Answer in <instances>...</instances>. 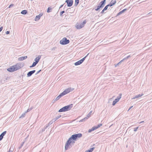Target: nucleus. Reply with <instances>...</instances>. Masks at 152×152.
<instances>
[{
    "mask_svg": "<svg viewBox=\"0 0 152 152\" xmlns=\"http://www.w3.org/2000/svg\"><path fill=\"white\" fill-rule=\"evenodd\" d=\"M79 0H75V3L74 5L76 7L78 4L79 3Z\"/></svg>",
    "mask_w": 152,
    "mask_h": 152,
    "instance_id": "nucleus-26",
    "label": "nucleus"
},
{
    "mask_svg": "<svg viewBox=\"0 0 152 152\" xmlns=\"http://www.w3.org/2000/svg\"><path fill=\"white\" fill-rule=\"evenodd\" d=\"M41 58V56L40 55H39L38 57H36L34 61H35L37 62V63H38L39 62L40 59Z\"/></svg>",
    "mask_w": 152,
    "mask_h": 152,
    "instance_id": "nucleus-20",
    "label": "nucleus"
},
{
    "mask_svg": "<svg viewBox=\"0 0 152 152\" xmlns=\"http://www.w3.org/2000/svg\"><path fill=\"white\" fill-rule=\"evenodd\" d=\"M35 70H33L28 72L27 74V77H30L33 74L35 73Z\"/></svg>",
    "mask_w": 152,
    "mask_h": 152,
    "instance_id": "nucleus-14",
    "label": "nucleus"
},
{
    "mask_svg": "<svg viewBox=\"0 0 152 152\" xmlns=\"http://www.w3.org/2000/svg\"><path fill=\"white\" fill-rule=\"evenodd\" d=\"M102 125V124H99L97 126H94L91 129H89L88 131V132H89V133L91 132L92 131H93L98 129Z\"/></svg>",
    "mask_w": 152,
    "mask_h": 152,
    "instance_id": "nucleus-6",
    "label": "nucleus"
},
{
    "mask_svg": "<svg viewBox=\"0 0 152 152\" xmlns=\"http://www.w3.org/2000/svg\"><path fill=\"white\" fill-rule=\"evenodd\" d=\"M65 12L64 11H62L60 12V16H62V15L63 13H64Z\"/></svg>",
    "mask_w": 152,
    "mask_h": 152,
    "instance_id": "nucleus-34",
    "label": "nucleus"
},
{
    "mask_svg": "<svg viewBox=\"0 0 152 152\" xmlns=\"http://www.w3.org/2000/svg\"><path fill=\"white\" fill-rule=\"evenodd\" d=\"M143 95V94L142 93L140 94H139L135 96L134 97L132 98V99H135L136 98H139L141 96H142Z\"/></svg>",
    "mask_w": 152,
    "mask_h": 152,
    "instance_id": "nucleus-18",
    "label": "nucleus"
},
{
    "mask_svg": "<svg viewBox=\"0 0 152 152\" xmlns=\"http://www.w3.org/2000/svg\"><path fill=\"white\" fill-rule=\"evenodd\" d=\"M73 104H70L66 106H65L61 109L58 111L59 112H64L70 110L72 107Z\"/></svg>",
    "mask_w": 152,
    "mask_h": 152,
    "instance_id": "nucleus-2",
    "label": "nucleus"
},
{
    "mask_svg": "<svg viewBox=\"0 0 152 152\" xmlns=\"http://www.w3.org/2000/svg\"><path fill=\"white\" fill-rule=\"evenodd\" d=\"M101 8L99 5L97 7H95V10L96 11H99V10Z\"/></svg>",
    "mask_w": 152,
    "mask_h": 152,
    "instance_id": "nucleus-24",
    "label": "nucleus"
},
{
    "mask_svg": "<svg viewBox=\"0 0 152 152\" xmlns=\"http://www.w3.org/2000/svg\"><path fill=\"white\" fill-rule=\"evenodd\" d=\"M46 129L47 128H46V126L44 128H43L42 130V132L44 131L45 130V129Z\"/></svg>",
    "mask_w": 152,
    "mask_h": 152,
    "instance_id": "nucleus-41",
    "label": "nucleus"
},
{
    "mask_svg": "<svg viewBox=\"0 0 152 152\" xmlns=\"http://www.w3.org/2000/svg\"><path fill=\"white\" fill-rule=\"evenodd\" d=\"M130 57H131V56H130V55L128 56L127 57L124 58L122 60H121L120 62L118 63L116 65H115V66L116 67L118 65H119L122 61H124V60H126V59H128V58H129Z\"/></svg>",
    "mask_w": 152,
    "mask_h": 152,
    "instance_id": "nucleus-13",
    "label": "nucleus"
},
{
    "mask_svg": "<svg viewBox=\"0 0 152 152\" xmlns=\"http://www.w3.org/2000/svg\"><path fill=\"white\" fill-rule=\"evenodd\" d=\"M106 10L104 8L102 10V11L101 12V14H103L104 13V12Z\"/></svg>",
    "mask_w": 152,
    "mask_h": 152,
    "instance_id": "nucleus-39",
    "label": "nucleus"
},
{
    "mask_svg": "<svg viewBox=\"0 0 152 152\" xmlns=\"http://www.w3.org/2000/svg\"><path fill=\"white\" fill-rule=\"evenodd\" d=\"M152 12H149V13H148L147 14V15H149V14H150V13H151Z\"/></svg>",
    "mask_w": 152,
    "mask_h": 152,
    "instance_id": "nucleus-50",
    "label": "nucleus"
},
{
    "mask_svg": "<svg viewBox=\"0 0 152 152\" xmlns=\"http://www.w3.org/2000/svg\"><path fill=\"white\" fill-rule=\"evenodd\" d=\"M3 27H0V32L3 29Z\"/></svg>",
    "mask_w": 152,
    "mask_h": 152,
    "instance_id": "nucleus-46",
    "label": "nucleus"
},
{
    "mask_svg": "<svg viewBox=\"0 0 152 152\" xmlns=\"http://www.w3.org/2000/svg\"><path fill=\"white\" fill-rule=\"evenodd\" d=\"M26 113L25 112L22 114L19 117V118H21L24 117L25 116Z\"/></svg>",
    "mask_w": 152,
    "mask_h": 152,
    "instance_id": "nucleus-31",
    "label": "nucleus"
},
{
    "mask_svg": "<svg viewBox=\"0 0 152 152\" xmlns=\"http://www.w3.org/2000/svg\"><path fill=\"white\" fill-rule=\"evenodd\" d=\"M15 68V70H17L21 68V64L19 63H17L16 65H14Z\"/></svg>",
    "mask_w": 152,
    "mask_h": 152,
    "instance_id": "nucleus-11",
    "label": "nucleus"
},
{
    "mask_svg": "<svg viewBox=\"0 0 152 152\" xmlns=\"http://www.w3.org/2000/svg\"><path fill=\"white\" fill-rule=\"evenodd\" d=\"M69 9L70 10V9H71V8H68V9L66 10V11H67V10H69Z\"/></svg>",
    "mask_w": 152,
    "mask_h": 152,
    "instance_id": "nucleus-51",
    "label": "nucleus"
},
{
    "mask_svg": "<svg viewBox=\"0 0 152 152\" xmlns=\"http://www.w3.org/2000/svg\"><path fill=\"white\" fill-rule=\"evenodd\" d=\"M89 54V53H88L87 54V55L86 56L84 57L83 58H82L81 60L78 61H77L75 63V65L77 66V65H79L80 64H81L85 60V59L86 58V57L88 56V55Z\"/></svg>",
    "mask_w": 152,
    "mask_h": 152,
    "instance_id": "nucleus-5",
    "label": "nucleus"
},
{
    "mask_svg": "<svg viewBox=\"0 0 152 152\" xmlns=\"http://www.w3.org/2000/svg\"><path fill=\"white\" fill-rule=\"evenodd\" d=\"M144 122V121H142L140 122V123H142Z\"/></svg>",
    "mask_w": 152,
    "mask_h": 152,
    "instance_id": "nucleus-52",
    "label": "nucleus"
},
{
    "mask_svg": "<svg viewBox=\"0 0 152 152\" xmlns=\"http://www.w3.org/2000/svg\"><path fill=\"white\" fill-rule=\"evenodd\" d=\"M52 10V8L50 7H49L48 8L47 10V12L48 13L50 12H51V10Z\"/></svg>",
    "mask_w": 152,
    "mask_h": 152,
    "instance_id": "nucleus-32",
    "label": "nucleus"
},
{
    "mask_svg": "<svg viewBox=\"0 0 152 152\" xmlns=\"http://www.w3.org/2000/svg\"><path fill=\"white\" fill-rule=\"evenodd\" d=\"M121 97L118 96L117 98L115 99L114 101H113L112 105L114 106L115 104L119 101Z\"/></svg>",
    "mask_w": 152,
    "mask_h": 152,
    "instance_id": "nucleus-10",
    "label": "nucleus"
},
{
    "mask_svg": "<svg viewBox=\"0 0 152 152\" xmlns=\"http://www.w3.org/2000/svg\"><path fill=\"white\" fill-rule=\"evenodd\" d=\"M106 0H103L99 4V6L101 8L104 7L106 4Z\"/></svg>",
    "mask_w": 152,
    "mask_h": 152,
    "instance_id": "nucleus-9",
    "label": "nucleus"
},
{
    "mask_svg": "<svg viewBox=\"0 0 152 152\" xmlns=\"http://www.w3.org/2000/svg\"><path fill=\"white\" fill-rule=\"evenodd\" d=\"M139 127H137L136 128H134V132H136L137 131V129H138Z\"/></svg>",
    "mask_w": 152,
    "mask_h": 152,
    "instance_id": "nucleus-38",
    "label": "nucleus"
},
{
    "mask_svg": "<svg viewBox=\"0 0 152 152\" xmlns=\"http://www.w3.org/2000/svg\"><path fill=\"white\" fill-rule=\"evenodd\" d=\"M72 142L73 143H75V142H74V141H72Z\"/></svg>",
    "mask_w": 152,
    "mask_h": 152,
    "instance_id": "nucleus-53",
    "label": "nucleus"
},
{
    "mask_svg": "<svg viewBox=\"0 0 152 152\" xmlns=\"http://www.w3.org/2000/svg\"><path fill=\"white\" fill-rule=\"evenodd\" d=\"M85 152H91L90 151V150L89 149L88 150H87Z\"/></svg>",
    "mask_w": 152,
    "mask_h": 152,
    "instance_id": "nucleus-47",
    "label": "nucleus"
},
{
    "mask_svg": "<svg viewBox=\"0 0 152 152\" xmlns=\"http://www.w3.org/2000/svg\"><path fill=\"white\" fill-rule=\"evenodd\" d=\"M40 19V18L39 17V16H38V15H37L35 17L34 20L35 21H37L39 19Z\"/></svg>",
    "mask_w": 152,
    "mask_h": 152,
    "instance_id": "nucleus-29",
    "label": "nucleus"
},
{
    "mask_svg": "<svg viewBox=\"0 0 152 152\" xmlns=\"http://www.w3.org/2000/svg\"><path fill=\"white\" fill-rule=\"evenodd\" d=\"M53 121L54 120L53 119L50 122H49L48 124L46 126V128H48L50 125L52 124L53 122H54L55 121Z\"/></svg>",
    "mask_w": 152,
    "mask_h": 152,
    "instance_id": "nucleus-22",
    "label": "nucleus"
},
{
    "mask_svg": "<svg viewBox=\"0 0 152 152\" xmlns=\"http://www.w3.org/2000/svg\"><path fill=\"white\" fill-rule=\"evenodd\" d=\"M27 58V56H22L21 57H20L18 58V60L20 61H22L25 59H26Z\"/></svg>",
    "mask_w": 152,
    "mask_h": 152,
    "instance_id": "nucleus-17",
    "label": "nucleus"
},
{
    "mask_svg": "<svg viewBox=\"0 0 152 152\" xmlns=\"http://www.w3.org/2000/svg\"><path fill=\"white\" fill-rule=\"evenodd\" d=\"M88 118H87L86 117L80 120L79 121L80 122H83V121H85L87 119H88Z\"/></svg>",
    "mask_w": 152,
    "mask_h": 152,
    "instance_id": "nucleus-28",
    "label": "nucleus"
},
{
    "mask_svg": "<svg viewBox=\"0 0 152 152\" xmlns=\"http://www.w3.org/2000/svg\"><path fill=\"white\" fill-rule=\"evenodd\" d=\"M14 6V4H11L10 5V6H9V7H8V8H10L11 7L13 6Z\"/></svg>",
    "mask_w": 152,
    "mask_h": 152,
    "instance_id": "nucleus-42",
    "label": "nucleus"
},
{
    "mask_svg": "<svg viewBox=\"0 0 152 152\" xmlns=\"http://www.w3.org/2000/svg\"><path fill=\"white\" fill-rule=\"evenodd\" d=\"M69 40L67 39L66 37H64L60 41V43L62 45H65L69 43Z\"/></svg>",
    "mask_w": 152,
    "mask_h": 152,
    "instance_id": "nucleus-4",
    "label": "nucleus"
},
{
    "mask_svg": "<svg viewBox=\"0 0 152 152\" xmlns=\"http://www.w3.org/2000/svg\"><path fill=\"white\" fill-rule=\"evenodd\" d=\"M64 5V4H62V5H61V6H60V7H59V9H60V8L62 7Z\"/></svg>",
    "mask_w": 152,
    "mask_h": 152,
    "instance_id": "nucleus-48",
    "label": "nucleus"
},
{
    "mask_svg": "<svg viewBox=\"0 0 152 152\" xmlns=\"http://www.w3.org/2000/svg\"><path fill=\"white\" fill-rule=\"evenodd\" d=\"M116 3V0H112L110 3L108 4L109 6L111 7L114 5Z\"/></svg>",
    "mask_w": 152,
    "mask_h": 152,
    "instance_id": "nucleus-15",
    "label": "nucleus"
},
{
    "mask_svg": "<svg viewBox=\"0 0 152 152\" xmlns=\"http://www.w3.org/2000/svg\"><path fill=\"white\" fill-rule=\"evenodd\" d=\"M71 142L72 140L69 138L66 143L65 147V150H66L68 149L69 147Z\"/></svg>",
    "mask_w": 152,
    "mask_h": 152,
    "instance_id": "nucleus-7",
    "label": "nucleus"
},
{
    "mask_svg": "<svg viewBox=\"0 0 152 152\" xmlns=\"http://www.w3.org/2000/svg\"><path fill=\"white\" fill-rule=\"evenodd\" d=\"M24 142H22L21 143V145H20V146L19 147V149H20L22 148V147L23 145Z\"/></svg>",
    "mask_w": 152,
    "mask_h": 152,
    "instance_id": "nucleus-33",
    "label": "nucleus"
},
{
    "mask_svg": "<svg viewBox=\"0 0 152 152\" xmlns=\"http://www.w3.org/2000/svg\"><path fill=\"white\" fill-rule=\"evenodd\" d=\"M127 10V9H125L123 10L122 11H120L117 14V16H119V15H120L122 13H124V12L126 11Z\"/></svg>",
    "mask_w": 152,
    "mask_h": 152,
    "instance_id": "nucleus-21",
    "label": "nucleus"
},
{
    "mask_svg": "<svg viewBox=\"0 0 152 152\" xmlns=\"http://www.w3.org/2000/svg\"><path fill=\"white\" fill-rule=\"evenodd\" d=\"M92 111H90V112L87 115L86 117L88 118L90 117L91 116V115L92 113Z\"/></svg>",
    "mask_w": 152,
    "mask_h": 152,
    "instance_id": "nucleus-30",
    "label": "nucleus"
},
{
    "mask_svg": "<svg viewBox=\"0 0 152 152\" xmlns=\"http://www.w3.org/2000/svg\"><path fill=\"white\" fill-rule=\"evenodd\" d=\"M83 26V24L81 23L80 24L77 25L76 27L77 29H80L82 28Z\"/></svg>",
    "mask_w": 152,
    "mask_h": 152,
    "instance_id": "nucleus-19",
    "label": "nucleus"
},
{
    "mask_svg": "<svg viewBox=\"0 0 152 152\" xmlns=\"http://www.w3.org/2000/svg\"><path fill=\"white\" fill-rule=\"evenodd\" d=\"M61 115H59L57 117H55L54 119H53L54 120L53 121H56V120L60 118L61 117Z\"/></svg>",
    "mask_w": 152,
    "mask_h": 152,
    "instance_id": "nucleus-27",
    "label": "nucleus"
},
{
    "mask_svg": "<svg viewBox=\"0 0 152 152\" xmlns=\"http://www.w3.org/2000/svg\"><path fill=\"white\" fill-rule=\"evenodd\" d=\"M31 109H28L25 112L26 113H27V112L30 111Z\"/></svg>",
    "mask_w": 152,
    "mask_h": 152,
    "instance_id": "nucleus-40",
    "label": "nucleus"
},
{
    "mask_svg": "<svg viewBox=\"0 0 152 152\" xmlns=\"http://www.w3.org/2000/svg\"><path fill=\"white\" fill-rule=\"evenodd\" d=\"M7 133L6 131H5L3 132L0 135V141L1 140L3 137Z\"/></svg>",
    "mask_w": 152,
    "mask_h": 152,
    "instance_id": "nucleus-16",
    "label": "nucleus"
},
{
    "mask_svg": "<svg viewBox=\"0 0 152 152\" xmlns=\"http://www.w3.org/2000/svg\"><path fill=\"white\" fill-rule=\"evenodd\" d=\"M37 63H37V62L35 61V62H34L33 63V64H32V65H31V66H30V67L31 68V67H34L35 66H36V65H37Z\"/></svg>",
    "mask_w": 152,
    "mask_h": 152,
    "instance_id": "nucleus-23",
    "label": "nucleus"
},
{
    "mask_svg": "<svg viewBox=\"0 0 152 152\" xmlns=\"http://www.w3.org/2000/svg\"><path fill=\"white\" fill-rule=\"evenodd\" d=\"M82 136V134L81 133L76 134L72 135L70 138L71 140L76 141L77 139L81 137Z\"/></svg>",
    "mask_w": 152,
    "mask_h": 152,
    "instance_id": "nucleus-3",
    "label": "nucleus"
},
{
    "mask_svg": "<svg viewBox=\"0 0 152 152\" xmlns=\"http://www.w3.org/2000/svg\"><path fill=\"white\" fill-rule=\"evenodd\" d=\"M65 2L67 3L68 7H70L73 5V0H66Z\"/></svg>",
    "mask_w": 152,
    "mask_h": 152,
    "instance_id": "nucleus-8",
    "label": "nucleus"
},
{
    "mask_svg": "<svg viewBox=\"0 0 152 152\" xmlns=\"http://www.w3.org/2000/svg\"><path fill=\"white\" fill-rule=\"evenodd\" d=\"M86 23V20H84L83 23H81L83 24V25L84 26V25Z\"/></svg>",
    "mask_w": 152,
    "mask_h": 152,
    "instance_id": "nucleus-35",
    "label": "nucleus"
},
{
    "mask_svg": "<svg viewBox=\"0 0 152 152\" xmlns=\"http://www.w3.org/2000/svg\"><path fill=\"white\" fill-rule=\"evenodd\" d=\"M108 7H109V6L108 5H107L104 8V9L106 10H107Z\"/></svg>",
    "mask_w": 152,
    "mask_h": 152,
    "instance_id": "nucleus-37",
    "label": "nucleus"
},
{
    "mask_svg": "<svg viewBox=\"0 0 152 152\" xmlns=\"http://www.w3.org/2000/svg\"><path fill=\"white\" fill-rule=\"evenodd\" d=\"M140 0H139V1H140Z\"/></svg>",
    "mask_w": 152,
    "mask_h": 152,
    "instance_id": "nucleus-54",
    "label": "nucleus"
},
{
    "mask_svg": "<svg viewBox=\"0 0 152 152\" xmlns=\"http://www.w3.org/2000/svg\"><path fill=\"white\" fill-rule=\"evenodd\" d=\"M43 14L41 13L39 15H38V16H39V17L40 18L41 17L42 15Z\"/></svg>",
    "mask_w": 152,
    "mask_h": 152,
    "instance_id": "nucleus-45",
    "label": "nucleus"
},
{
    "mask_svg": "<svg viewBox=\"0 0 152 152\" xmlns=\"http://www.w3.org/2000/svg\"><path fill=\"white\" fill-rule=\"evenodd\" d=\"M41 71V70H39V71H38L37 72V73L35 74L36 75H37V74H38Z\"/></svg>",
    "mask_w": 152,
    "mask_h": 152,
    "instance_id": "nucleus-43",
    "label": "nucleus"
},
{
    "mask_svg": "<svg viewBox=\"0 0 152 152\" xmlns=\"http://www.w3.org/2000/svg\"><path fill=\"white\" fill-rule=\"evenodd\" d=\"M71 90V88H69L66 89L62 93L60 94L56 98L53 100L54 102L56 101L59 100L62 96L69 93Z\"/></svg>",
    "mask_w": 152,
    "mask_h": 152,
    "instance_id": "nucleus-1",
    "label": "nucleus"
},
{
    "mask_svg": "<svg viewBox=\"0 0 152 152\" xmlns=\"http://www.w3.org/2000/svg\"><path fill=\"white\" fill-rule=\"evenodd\" d=\"M27 11L26 10H24L21 12V13L23 15H26L27 13Z\"/></svg>",
    "mask_w": 152,
    "mask_h": 152,
    "instance_id": "nucleus-25",
    "label": "nucleus"
},
{
    "mask_svg": "<svg viewBox=\"0 0 152 152\" xmlns=\"http://www.w3.org/2000/svg\"><path fill=\"white\" fill-rule=\"evenodd\" d=\"M133 107V106H132L129 108V110L131 108H132Z\"/></svg>",
    "mask_w": 152,
    "mask_h": 152,
    "instance_id": "nucleus-49",
    "label": "nucleus"
},
{
    "mask_svg": "<svg viewBox=\"0 0 152 152\" xmlns=\"http://www.w3.org/2000/svg\"><path fill=\"white\" fill-rule=\"evenodd\" d=\"M10 33V31H7L6 32V34H9Z\"/></svg>",
    "mask_w": 152,
    "mask_h": 152,
    "instance_id": "nucleus-44",
    "label": "nucleus"
},
{
    "mask_svg": "<svg viewBox=\"0 0 152 152\" xmlns=\"http://www.w3.org/2000/svg\"><path fill=\"white\" fill-rule=\"evenodd\" d=\"M94 148H95L94 147L92 148H90L89 149L90 152H92L94 150Z\"/></svg>",
    "mask_w": 152,
    "mask_h": 152,
    "instance_id": "nucleus-36",
    "label": "nucleus"
},
{
    "mask_svg": "<svg viewBox=\"0 0 152 152\" xmlns=\"http://www.w3.org/2000/svg\"><path fill=\"white\" fill-rule=\"evenodd\" d=\"M7 70L10 72H12L16 71L14 65L8 68L7 69Z\"/></svg>",
    "mask_w": 152,
    "mask_h": 152,
    "instance_id": "nucleus-12",
    "label": "nucleus"
}]
</instances>
